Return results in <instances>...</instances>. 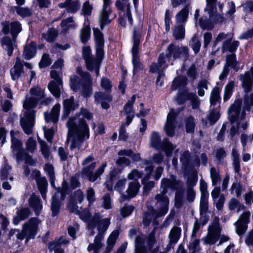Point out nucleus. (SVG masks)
I'll use <instances>...</instances> for the list:
<instances>
[{
    "label": "nucleus",
    "instance_id": "nucleus-1",
    "mask_svg": "<svg viewBox=\"0 0 253 253\" xmlns=\"http://www.w3.org/2000/svg\"><path fill=\"white\" fill-rule=\"evenodd\" d=\"M92 118V114L87 110L82 108L77 117L69 119L67 123L69 129L67 142H71V149L79 147L89 138V129L85 119L90 120Z\"/></svg>",
    "mask_w": 253,
    "mask_h": 253
},
{
    "label": "nucleus",
    "instance_id": "nucleus-2",
    "mask_svg": "<svg viewBox=\"0 0 253 253\" xmlns=\"http://www.w3.org/2000/svg\"><path fill=\"white\" fill-rule=\"evenodd\" d=\"M179 181L177 180L174 176L170 179H163L161 182V193L156 195L155 199L157 201L156 207L157 210L153 208H148L147 212L145 214L143 223L148 225L152 219L165 215L169 211V199L166 195L168 189L174 190L179 184Z\"/></svg>",
    "mask_w": 253,
    "mask_h": 253
},
{
    "label": "nucleus",
    "instance_id": "nucleus-3",
    "mask_svg": "<svg viewBox=\"0 0 253 253\" xmlns=\"http://www.w3.org/2000/svg\"><path fill=\"white\" fill-rule=\"evenodd\" d=\"M30 93V96H27L23 101L24 111L23 116L20 120L21 126L27 134L32 133L34 126L35 112L32 109L36 106L39 101L45 104H48L51 101V99L50 98L44 99L45 97L44 90L39 86L31 88Z\"/></svg>",
    "mask_w": 253,
    "mask_h": 253
},
{
    "label": "nucleus",
    "instance_id": "nucleus-4",
    "mask_svg": "<svg viewBox=\"0 0 253 253\" xmlns=\"http://www.w3.org/2000/svg\"><path fill=\"white\" fill-rule=\"evenodd\" d=\"M241 104L240 100H236L228 109L229 118L232 124L230 130L232 136L246 129L248 127V121L245 119V111H250L251 106H253V93L250 97H245L244 107L242 111Z\"/></svg>",
    "mask_w": 253,
    "mask_h": 253
},
{
    "label": "nucleus",
    "instance_id": "nucleus-5",
    "mask_svg": "<svg viewBox=\"0 0 253 253\" xmlns=\"http://www.w3.org/2000/svg\"><path fill=\"white\" fill-rule=\"evenodd\" d=\"M95 44L96 57L93 58L90 56L91 50L89 47H84L83 49V55L85 60L87 69L89 70H95L96 75H99L100 64L104 55V39L101 32L97 28L93 29Z\"/></svg>",
    "mask_w": 253,
    "mask_h": 253
},
{
    "label": "nucleus",
    "instance_id": "nucleus-6",
    "mask_svg": "<svg viewBox=\"0 0 253 253\" xmlns=\"http://www.w3.org/2000/svg\"><path fill=\"white\" fill-rule=\"evenodd\" d=\"M188 48L187 47H178L174 44H170L168 47L167 55L161 54L159 57L158 64H152L150 67V72L151 73H158L159 74L157 79L156 84L162 86L163 84L162 81L160 80L161 74L160 72L167 68L168 65V62H169V59L172 57L174 59L179 57L180 56H187Z\"/></svg>",
    "mask_w": 253,
    "mask_h": 253
},
{
    "label": "nucleus",
    "instance_id": "nucleus-7",
    "mask_svg": "<svg viewBox=\"0 0 253 253\" xmlns=\"http://www.w3.org/2000/svg\"><path fill=\"white\" fill-rule=\"evenodd\" d=\"M84 195L81 190L75 191L71 197L68 209L72 212L79 214L80 218L87 224L88 228H93L98 222L99 214L96 213L93 217H91L88 210H84L82 212L80 211L79 207L76 204H81L84 200Z\"/></svg>",
    "mask_w": 253,
    "mask_h": 253
},
{
    "label": "nucleus",
    "instance_id": "nucleus-8",
    "mask_svg": "<svg viewBox=\"0 0 253 253\" xmlns=\"http://www.w3.org/2000/svg\"><path fill=\"white\" fill-rule=\"evenodd\" d=\"M186 84L187 79L185 77H177L173 81L171 85L172 89H179L176 100L178 104H180L187 100H190L192 108L197 109L200 105L199 98L195 94L188 92L187 88H185Z\"/></svg>",
    "mask_w": 253,
    "mask_h": 253
},
{
    "label": "nucleus",
    "instance_id": "nucleus-9",
    "mask_svg": "<svg viewBox=\"0 0 253 253\" xmlns=\"http://www.w3.org/2000/svg\"><path fill=\"white\" fill-rule=\"evenodd\" d=\"M22 27L21 24L17 21H14L8 24H4L2 31L5 34H8L10 31L12 35L13 40L8 37H4L1 40V44L3 48L7 51L8 56H11L13 52L15 40L17 35L21 32Z\"/></svg>",
    "mask_w": 253,
    "mask_h": 253
},
{
    "label": "nucleus",
    "instance_id": "nucleus-10",
    "mask_svg": "<svg viewBox=\"0 0 253 253\" xmlns=\"http://www.w3.org/2000/svg\"><path fill=\"white\" fill-rule=\"evenodd\" d=\"M81 77L74 75L70 78V87L74 91H77L82 86L83 95L87 97L92 93L91 79L88 73H80Z\"/></svg>",
    "mask_w": 253,
    "mask_h": 253
},
{
    "label": "nucleus",
    "instance_id": "nucleus-11",
    "mask_svg": "<svg viewBox=\"0 0 253 253\" xmlns=\"http://www.w3.org/2000/svg\"><path fill=\"white\" fill-rule=\"evenodd\" d=\"M83 175L86 176L90 181L94 182L104 172L107 163H103L95 172H93L96 167V162L92 156H89L83 162Z\"/></svg>",
    "mask_w": 253,
    "mask_h": 253
},
{
    "label": "nucleus",
    "instance_id": "nucleus-12",
    "mask_svg": "<svg viewBox=\"0 0 253 253\" xmlns=\"http://www.w3.org/2000/svg\"><path fill=\"white\" fill-rule=\"evenodd\" d=\"M110 223V219H102L98 225V233L95 236L93 243L90 244L87 250L90 253H98L103 246V235Z\"/></svg>",
    "mask_w": 253,
    "mask_h": 253
},
{
    "label": "nucleus",
    "instance_id": "nucleus-13",
    "mask_svg": "<svg viewBox=\"0 0 253 253\" xmlns=\"http://www.w3.org/2000/svg\"><path fill=\"white\" fill-rule=\"evenodd\" d=\"M41 221L37 218H31L23 226L21 232L17 235V238L23 240L26 238V242L31 239H34L39 229Z\"/></svg>",
    "mask_w": 253,
    "mask_h": 253
},
{
    "label": "nucleus",
    "instance_id": "nucleus-14",
    "mask_svg": "<svg viewBox=\"0 0 253 253\" xmlns=\"http://www.w3.org/2000/svg\"><path fill=\"white\" fill-rule=\"evenodd\" d=\"M150 145L157 150H164L168 157L171 156L172 151L175 148L167 139L161 142L160 135L155 131H153L151 136Z\"/></svg>",
    "mask_w": 253,
    "mask_h": 253
},
{
    "label": "nucleus",
    "instance_id": "nucleus-15",
    "mask_svg": "<svg viewBox=\"0 0 253 253\" xmlns=\"http://www.w3.org/2000/svg\"><path fill=\"white\" fill-rule=\"evenodd\" d=\"M141 31L140 29L135 28L133 32V44L132 48L133 73L135 74L142 69L141 63L139 61L138 50Z\"/></svg>",
    "mask_w": 253,
    "mask_h": 253
},
{
    "label": "nucleus",
    "instance_id": "nucleus-16",
    "mask_svg": "<svg viewBox=\"0 0 253 253\" xmlns=\"http://www.w3.org/2000/svg\"><path fill=\"white\" fill-rule=\"evenodd\" d=\"M216 0H206L207 6L205 11L208 12L211 20L216 23H221L224 20V18L221 14L222 5L219 3L217 9L215 4Z\"/></svg>",
    "mask_w": 253,
    "mask_h": 253
},
{
    "label": "nucleus",
    "instance_id": "nucleus-17",
    "mask_svg": "<svg viewBox=\"0 0 253 253\" xmlns=\"http://www.w3.org/2000/svg\"><path fill=\"white\" fill-rule=\"evenodd\" d=\"M155 243L154 234L151 233L148 237L146 242V238L143 234L137 236L135 241V253H146V244L148 248L151 249Z\"/></svg>",
    "mask_w": 253,
    "mask_h": 253
},
{
    "label": "nucleus",
    "instance_id": "nucleus-18",
    "mask_svg": "<svg viewBox=\"0 0 253 253\" xmlns=\"http://www.w3.org/2000/svg\"><path fill=\"white\" fill-rule=\"evenodd\" d=\"M69 191V187L67 182L64 181L62 183L61 189L58 188L57 192L53 196L51 203V210L53 216L57 214L59 211L60 201L64 199L66 194Z\"/></svg>",
    "mask_w": 253,
    "mask_h": 253
},
{
    "label": "nucleus",
    "instance_id": "nucleus-19",
    "mask_svg": "<svg viewBox=\"0 0 253 253\" xmlns=\"http://www.w3.org/2000/svg\"><path fill=\"white\" fill-rule=\"evenodd\" d=\"M61 75L60 72L52 70L50 72V76L53 80L50 82L48 85L51 93L57 98L60 96V89L62 84Z\"/></svg>",
    "mask_w": 253,
    "mask_h": 253
},
{
    "label": "nucleus",
    "instance_id": "nucleus-20",
    "mask_svg": "<svg viewBox=\"0 0 253 253\" xmlns=\"http://www.w3.org/2000/svg\"><path fill=\"white\" fill-rule=\"evenodd\" d=\"M221 232V228L218 222L212 223L209 227L207 235L202 240L206 244L213 245L218 240Z\"/></svg>",
    "mask_w": 253,
    "mask_h": 253
},
{
    "label": "nucleus",
    "instance_id": "nucleus-21",
    "mask_svg": "<svg viewBox=\"0 0 253 253\" xmlns=\"http://www.w3.org/2000/svg\"><path fill=\"white\" fill-rule=\"evenodd\" d=\"M251 213L250 211L244 212L235 223L236 233L241 236L244 234L248 228V224L250 221Z\"/></svg>",
    "mask_w": 253,
    "mask_h": 253
},
{
    "label": "nucleus",
    "instance_id": "nucleus-22",
    "mask_svg": "<svg viewBox=\"0 0 253 253\" xmlns=\"http://www.w3.org/2000/svg\"><path fill=\"white\" fill-rule=\"evenodd\" d=\"M145 164L147 165L145 168V170L147 174L143 178L142 182L144 185V194H146L154 186V182L153 181L146 182V181L148 180L150 177L151 173L153 169V167H152L151 164H150L147 161H145Z\"/></svg>",
    "mask_w": 253,
    "mask_h": 253
},
{
    "label": "nucleus",
    "instance_id": "nucleus-23",
    "mask_svg": "<svg viewBox=\"0 0 253 253\" xmlns=\"http://www.w3.org/2000/svg\"><path fill=\"white\" fill-rule=\"evenodd\" d=\"M240 79L242 83V86L246 92L248 93L251 91L253 87V67L251 70L245 73L244 75H241Z\"/></svg>",
    "mask_w": 253,
    "mask_h": 253
},
{
    "label": "nucleus",
    "instance_id": "nucleus-24",
    "mask_svg": "<svg viewBox=\"0 0 253 253\" xmlns=\"http://www.w3.org/2000/svg\"><path fill=\"white\" fill-rule=\"evenodd\" d=\"M177 114L174 110H171L167 116V120L165 126V130L167 134L169 136L174 135L175 118Z\"/></svg>",
    "mask_w": 253,
    "mask_h": 253
},
{
    "label": "nucleus",
    "instance_id": "nucleus-25",
    "mask_svg": "<svg viewBox=\"0 0 253 253\" xmlns=\"http://www.w3.org/2000/svg\"><path fill=\"white\" fill-rule=\"evenodd\" d=\"M17 134V132L13 130H11V148L13 152L15 154L16 159L18 161H20L22 158H21V151L22 148V143L19 139H17L15 136Z\"/></svg>",
    "mask_w": 253,
    "mask_h": 253
},
{
    "label": "nucleus",
    "instance_id": "nucleus-26",
    "mask_svg": "<svg viewBox=\"0 0 253 253\" xmlns=\"http://www.w3.org/2000/svg\"><path fill=\"white\" fill-rule=\"evenodd\" d=\"M95 101L97 104H101L102 107L105 109L110 107L109 102L112 101V97L108 93L102 92H96L94 94Z\"/></svg>",
    "mask_w": 253,
    "mask_h": 253
},
{
    "label": "nucleus",
    "instance_id": "nucleus-27",
    "mask_svg": "<svg viewBox=\"0 0 253 253\" xmlns=\"http://www.w3.org/2000/svg\"><path fill=\"white\" fill-rule=\"evenodd\" d=\"M136 97L135 95H133L130 99L128 100L126 104L124 106V111L127 115L126 118V125L128 126L132 122L134 118V111L132 110V105L135 102Z\"/></svg>",
    "mask_w": 253,
    "mask_h": 253
},
{
    "label": "nucleus",
    "instance_id": "nucleus-28",
    "mask_svg": "<svg viewBox=\"0 0 253 253\" xmlns=\"http://www.w3.org/2000/svg\"><path fill=\"white\" fill-rule=\"evenodd\" d=\"M111 3V0H103V10L100 14L99 21L100 23L101 28L102 29L103 26L110 22L108 19V16L110 14V9L108 6Z\"/></svg>",
    "mask_w": 253,
    "mask_h": 253
},
{
    "label": "nucleus",
    "instance_id": "nucleus-29",
    "mask_svg": "<svg viewBox=\"0 0 253 253\" xmlns=\"http://www.w3.org/2000/svg\"><path fill=\"white\" fill-rule=\"evenodd\" d=\"M60 110V105L59 104H55L52 108L51 113H44V118L46 122H52L53 123H56L58 120Z\"/></svg>",
    "mask_w": 253,
    "mask_h": 253
},
{
    "label": "nucleus",
    "instance_id": "nucleus-30",
    "mask_svg": "<svg viewBox=\"0 0 253 253\" xmlns=\"http://www.w3.org/2000/svg\"><path fill=\"white\" fill-rule=\"evenodd\" d=\"M74 100L73 97H71L69 99H66L64 101L63 118H65L67 117L71 111L74 110L75 109L78 108V105L75 104Z\"/></svg>",
    "mask_w": 253,
    "mask_h": 253
},
{
    "label": "nucleus",
    "instance_id": "nucleus-31",
    "mask_svg": "<svg viewBox=\"0 0 253 253\" xmlns=\"http://www.w3.org/2000/svg\"><path fill=\"white\" fill-rule=\"evenodd\" d=\"M68 243V241L65 238L61 237L57 240L54 241L48 245V248L51 252L54 251V253H64L63 250L61 248V245H66Z\"/></svg>",
    "mask_w": 253,
    "mask_h": 253
},
{
    "label": "nucleus",
    "instance_id": "nucleus-32",
    "mask_svg": "<svg viewBox=\"0 0 253 253\" xmlns=\"http://www.w3.org/2000/svg\"><path fill=\"white\" fill-rule=\"evenodd\" d=\"M59 6L65 7L68 12L75 13L79 9L80 3L79 0H66L65 3H60Z\"/></svg>",
    "mask_w": 253,
    "mask_h": 253
},
{
    "label": "nucleus",
    "instance_id": "nucleus-33",
    "mask_svg": "<svg viewBox=\"0 0 253 253\" xmlns=\"http://www.w3.org/2000/svg\"><path fill=\"white\" fill-rule=\"evenodd\" d=\"M30 214V211L28 208H22L17 212V215L13 217V223L17 225L19 223L26 218Z\"/></svg>",
    "mask_w": 253,
    "mask_h": 253
},
{
    "label": "nucleus",
    "instance_id": "nucleus-34",
    "mask_svg": "<svg viewBox=\"0 0 253 253\" xmlns=\"http://www.w3.org/2000/svg\"><path fill=\"white\" fill-rule=\"evenodd\" d=\"M23 64L19 57L16 59L15 64L10 70L11 78L13 80H17L20 76L22 71Z\"/></svg>",
    "mask_w": 253,
    "mask_h": 253
},
{
    "label": "nucleus",
    "instance_id": "nucleus-35",
    "mask_svg": "<svg viewBox=\"0 0 253 253\" xmlns=\"http://www.w3.org/2000/svg\"><path fill=\"white\" fill-rule=\"evenodd\" d=\"M30 206L33 208L36 214H38L42 209V205L40 198L35 194H32L29 199Z\"/></svg>",
    "mask_w": 253,
    "mask_h": 253
},
{
    "label": "nucleus",
    "instance_id": "nucleus-36",
    "mask_svg": "<svg viewBox=\"0 0 253 253\" xmlns=\"http://www.w3.org/2000/svg\"><path fill=\"white\" fill-rule=\"evenodd\" d=\"M181 229L180 227H173L169 234V243L170 244H175L179 240L181 235Z\"/></svg>",
    "mask_w": 253,
    "mask_h": 253
},
{
    "label": "nucleus",
    "instance_id": "nucleus-37",
    "mask_svg": "<svg viewBox=\"0 0 253 253\" xmlns=\"http://www.w3.org/2000/svg\"><path fill=\"white\" fill-rule=\"evenodd\" d=\"M62 32L66 33L70 30L75 29L77 27V24L73 20V17L68 18L63 20L60 24Z\"/></svg>",
    "mask_w": 253,
    "mask_h": 253
},
{
    "label": "nucleus",
    "instance_id": "nucleus-38",
    "mask_svg": "<svg viewBox=\"0 0 253 253\" xmlns=\"http://www.w3.org/2000/svg\"><path fill=\"white\" fill-rule=\"evenodd\" d=\"M119 232L117 230H115L109 236L107 242V247L106 248L105 253H109L114 246L116 240L119 236Z\"/></svg>",
    "mask_w": 253,
    "mask_h": 253
},
{
    "label": "nucleus",
    "instance_id": "nucleus-39",
    "mask_svg": "<svg viewBox=\"0 0 253 253\" xmlns=\"http://www.w3.org/2000/svg\"><path fill=\"white\" fill-rule=\"evenodd\" d=\"M140 185L138 181H132L129 183L127 189V197L133 198L135 197L139 191Z\"/></svg>",
    "mask_w": 253,
    "mask_h": 253
},
{
    "label": "nucleus",
    "instance_id": "nucleus-40",
    "mask_svg": "<svg viewBox=\"0 0 253 253\" xmlns=\"http://www.w3.org/2000/svg\"><path fill=\"white\" fill-rule=\"evenodd\" d=\"M235 86V83L233 81H229L225 85L223 95V100L224 101L228 100L232 95L233 89Z\"/></svg>",
    "mask_w": 253,
    "mask_h": 253
},
{
    "label": "nucleus",
    "instance_id": "nucleus-41",
    "mask_svg": "<svg viewBox=\"0 0 253 253\" xmlns=\"http://www.w3.org/2000/svg\"><path fill=\"white\" fill-rule=\"evenodd\" d=\"M189 10L188 6H185L180 10L175 16L177 23H183L186 21L188 16Z\"/></svg>",
    "mask_w": 253,
    "mask_h": 253
},
{
    "label": "nucleus",
    "instance_id": "nucleus-42",
    "mask_svg": "<svg viewBox=\"0 0 253 253\" xmlns=\"http://www.w3.org/2000/svg\"><path fill=\"white\" fill-rule=\"evenodd\" d=\"M221 89L216 86L211 91L210 96V102L211 105H215L220 100V93Z\"/></svg>",
    "mask_w": 253,
    "mask_h": 253
},
{
    "label": "nucleus",
    "instance_id": "nucleus-43",
    "mask_svg": "<svg viewBox=\"0 0 253 253\" xmlns=\"http://www.w3.org/2000/svg\"><path fill=\"white\" fill-rule=\"evenodd\" d=\"M35 53V45L31 43L25 47L23 56L26 59H30L34 56Z\"/></svg>",
    "mask_w": 253,
    "mask_h": 253
},
{
    "label": "nucleus",
    "instance_id": "nucleus-44",
    "mask_svg": "<svg viewBox=\"0 0 253 253\" xmlns=\"http://www.w3.org/2000/svg\"><path fill=\"white\" fill-rule=\"evenodd\" d=\"M39 189L43 199L45 198V192L47 186V182L44 177L40 178L37 180Z\"/></svg>",
    "mask_w": 253,
    "mask_h": 253
},
{
    "label": "nucleus",
    "instance_id": "nucleus-45",
    "mask_svg": "<svg viewBox=\"0 0 253 253\" xmlns=\"http://www.w3.org/2000/svg\"><path fill=\"white\" fill-rule=\"evenodd\" d=\"M229 41L228 42H223L222 49L223 52L229 51L231 52H234L239 46V43L238 41H234L233 42Z\"/></svg>",
    "mask_w": 253,
    "mask_h": 253
},
{
    "label": "nucleus",
    "instance_id": "nucleus-46",
    "mask_svg": "<svg viewBox=\"0 0 253 253\" xmlns=\"http://www.w3.org/2000/svg\"><path fill=\"white\" fill-rule=\"evenodd\" d=\"M228 207L230 210L233 211L237 209V212L245 209V206L235 198H232L228 203Z\"/></svg>",
    "mask_w": 253,
    "mask_h": 253
},
{
    "label": "nucleus",
    "instance_id": "nucleus-47",
    "mask_svg": "<svg viewBox=\"0 0 253 253\" xmlns=\"http://www.w3.org/2000/svg\"><path fill=\"white\" fill-rule=\"evenodd\" d=\"M90 28L88 25H84L81 30L80 38L82 42H86L90 37Z\"/></svg>",
    "mask_w": 253,
    "mask_h": 253
},
{
    "label": "nucleus",
    "instance_id": "nucleus-48",
    "mask_svg": "<svg viewBox=\"0 0 253 253\" xmlns=\"http://www.w3.org/2000/svg\"><path fill=\"white\" fill-rule=\"evenodd\" d=\"M227 65L226 66H231L236 71L239 69V63L236 60L235 54L232 53L231 55L228 56L226 58Z\"/></svg>",
    "mask_w": 253,
    "mask_h": 253
},
{
    "label": "nucleus",
    "instance_id": "nucleus-49",
    "mask_svg": "<svg viewBox=\"0 0 253 253\" xmlns=\"http://www.w3.org/2000/svg\"><path fill=\"white\" fill-rule=\"evenodd\" d=\"M232 35L230 33L224 34L223 33H221L219 34L215 40L214 43V46L222 41H223V42H228L229 41H232Z\"/></svg>",
    "mask_w": 253,
    "mask_h": 253
},
{
    "label": "nucleus",
    "instance_id": "nucleus-50",
    "mask_svg": "<svg viewBox=\"0 0 253 253\" xmlns=\"http://www.w3.org/2000/svg\"><path fill=\"white\" fill-rule=\"evenodd\" d=\"M219 110L218 108H216L211 112L209 116L208 120L209 121V125L211 126L214 124L219 118Z\"/></svg>",
    "mask_w": 253,
    "mask_h": 253
},
{
    "label": "nucleus",
    "instance_id": "nucleus-51",
    "mask_svg": "<svg viewBox=\"0 0 253 253\" xmlns=\"http://www.w3.org/2000/svg\"><path fill=\"white\" fill-rule=\"evenodd\" d=\"M44 169L45 171L46 172V173L48 174L50 181V184L51 186L54 187V169L53 167L50 164H46L45 165Z\"/></svg>",
    "mask_w": 253,
    "mask_h": 253
},
{
    "label": "nucleus",
    "instance_id": "nucleus-52",
    "mask_svg": "<svg viewBox=\"0 0 253 253\" xmlns=\"http://www.w3.org/2000/svg\"><path fill=\"white\" fill-rule=\"evenodd\" d=\"M185 29L183 25L176 26L173 32V35L176 40L183 39L184 38Z\"/></svg>",
    "mask_w": 253,
    "mask_h": 253
},
{
    "label": "nucleus",
    "instance_id": "nucleus-53",
    "mask_svg": "<svg viewBox=\"0 0 253 253\" xmlns=\"http://www.w3.org/2000/svg\"><path fill=\"white\" fill-rule=\"evenodd\" d=\"M195 126V123L193 117L189 116L185 120V128L187 132L193 133Z\"/></svg>",
    "mask_w": 253,
    "mask_h": 253
},
{
    "label": "nucleus",
    "instance_id": "nucleus-54",
    "mask_svg": "<svg viewBox=\"0 0 253 253\" xmlns=\"http://www.w3.org/2000/svg\"><path fill=\"white\" fill-rule=\"evenodd\" d=\"M210 175L213 185H216L220 180L219 172L218 169L212 167L210 170Z\"/></svg>",
    "mask_w": 253,
    "mask_h": 253
},
{
    "label": "nucleus",
    "instance_id": "nucleus-55",
    "mask_svg": "<svg viewBox=\"0 0 253 253\" xmlns=\"http://www.w3.org/2000/svg\"><path fill=\"white\" fill-rule=\"evenodd\" d=\"M190 46L192 48L195 53H197L200 49L201 42L198 37L195 35L190 42Z\"/></svg>",
    "mask_w": 253,
    "mask_h": 253
},
{
    "label": "nucleus",
    "instance_id": "nucleus-56",
    "mask_svg": "<svg viewBox=\"0 0 253 253\" xmlns=\"http://www.w3.org/2000/svg\"><path fill=\"white\" fill-rule=\"evenodd\" d=\"M26 150L31 153L34 152L37 148L36 141L32 138H29L25 143Z\"/></svg>",
    "mask_w": 253,
    "mask_h": 253
},
{
    "label": "nucleus",
    "instance_id": "nucleus-57",
    "mask_svg": "<svg viewBox=\"0 0 253 253\" xmlns=\"http://www.w3.org/2000/svg\"><path fill=\"white\" fill-rule=\"evenodd\" d=\"M198 93L199 96H203L205 90L208 89V82L204 80L200 81L197 85Z\"/></svg>",
    "mask_w": 253,
    "mask_h": 253
},
{
    "label": "nucleus",
    "instance_id": "nucleus-58",
    "mask_svg": "<svg viewBox=\"0 0 253 253\" xmlns=\"http://www.w3.org/2000/svg\"><path fill=\"white\" fill-rule=\"evenodd\" d=\"M117 172L115 171H112L109 175V177L107 178L105 185L108 190H112L113 188V183L117 176Z\"/></svg>",
    "mask_w": 253,
    "mask_h": 253
},
{
    "label": "nucleus",
    "instance_id": "nucleus-59",
    "mask_svg": "<svg viewBox=\"0 0 253 253\" xmlns=\"http://www.w3.org/2000/svg\"><path fill=\"white\" fill-rule=\"evenodd\" d=\"M57 35V31L54 29L49 30L47 34L44 35V38L47 42H52L54 41Z\"/></svg>",
    "mask_w": 253,
    "mask_h": 253
},
{
    "label": "nucleus",
    "instance_id": "nucleus-60",
    "mask_svg": "<svg viewBox=\"0 0 253 253\" xmlns=\"http://www.w3.org/2000/svg\"><path fill=\"white\" fill-rule=\"evenodd\" d=\"M51 60L49 57V55L46 53H44L39 63V67L40 68H45L49 66L51 63Z\"/></svg>",
    "mask_w": 253,
    "mask_h": 253
},
{
    "label": "nucleus",
    "instance_id": "nucleus-61",
    "mask_svg": "<svg viewBox=\"0 0 253 253\" xmlns=\"http://www.w3.org/2000/svg\"><path fill=\"white\" fill-rule=\"evenodd\" d=\"M208 196H201L200 202V212L205 213L208 209Z\"/></svg>",
    "mask_w": 253,
    "mask_h": 253
},
{
    "label": "nucleus",
    "instance_id": "nucleus-62",
    "mask_svg": "<svg viewBox=\"0 0 253 253\" xmlns=\"http://www.w3.org/2000/svg\"><path fill=\"white\" fill-rule=\"evenodd\" d=\"M93 9L92 5L90 4L88 1L84 3L82 9V13L84 15H90Z\"/></svg>",
    "mask_w": 253,
    "mask_h": 253
},
{
    "label": "nucleus",
    "instance_id": "nucleus-63",
    "mask_svg": "<svg viewBox=\"0 0 253 253\" xmlns=\"http://www.w3.org/2000/svg\"><path fill=\"white\" fill-rule=\"evenodd\" d=\"M189 249L192 253L199 252L201 249L200 247V240L195 239L191 242L189 245Z\"/></svg>",
    "mask_w": 253,
    "mask_h": 253
},
{
    "label": "nucleus",
    "instance_id": "nucleus-64",
    "mask_svg": "<svg viewBox=\"0 0 253 253\" xmlns=\"http://www.w3.org/2000/svg\"><path fill=\"white\" fill-rule=\"evenodd\" d=\"M142 173L137 169H133L127 175L129 180H133V181H138V179L142 177Z\"/></svg>",
    "mask_w": 253,
    "mask_h": 253
}]
</instances>
